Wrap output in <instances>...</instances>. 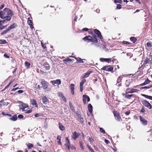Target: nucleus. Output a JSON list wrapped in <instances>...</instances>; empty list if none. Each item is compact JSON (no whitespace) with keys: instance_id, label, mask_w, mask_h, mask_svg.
Instances as JSON below:
<instances>
[{"instance_id":"f257e3e1","label":"nucleus","mask_w":152,"mask_h":152,"mask_svg":"<svg viewBox=\"0 0 152 152\" xmlns=\"http://www.w3.org/2000/svg\"><path fill=\"white\" fill-rule=\"evenodd\" d=\"M6 19H11L12 16L14 15V12L8 8H6Z\"/></svg>"},{"instance_id":"f03ea898","label":"nucleus","mask_w":152,"mask_h":152,"mask_svg":"<svg viewBox=\"0 0 152 152\" xmlns=\"http://www.w3.org/2000/svg\"><path fill=\"white\" fill-rule=\"evenodd\" d=\"M41 83L44 89H46L47 91H50L51 90V88H48V83L45 81L44 80L42 79V80Z\"/></svg>"},{"instance_id":"7ed1b4c3","label":"nucleus","mask_w":152,"mask_h":152,"mask_svg":"<svg viewBox=\"0 0 152 152\" xmlns=\"http://www.w3.org/2000/svg\"><path fill=\"white\" fill-rule=\"evenodd\" d=\"M19 104L20 105V108L23 111H26L28 109V105L20 102Z\"/></svg>"},{"instance_id":"20e7f679","label":"nucleus","mask_w":152,"mask_h":152,"mask_svg":"<svg viewBox=\"0 0 152 152\" xmlns=\"http://www.w3.org/2000/svg\"><path fill=\"white\" fill-rule=\"evenodd\" d=\"M6 10L5 8L2 11H0V18L2 19H6Z\"/></svg>"},{"instance_id":"39448f33","label":"nucleus","mask_w":152,"mask_h":152,"mask_svg":"<svg viewBox=\"0 0 152 152\" xmlns=\"http://www.w3.org/2000/svg\"><path fill=\"white\" fill-rule=\"evenodd\" d=\"M113 113L114 116L115 117V118L117 121H122L121 117L118 113L114 112Z\"/></svg>"},{"instance_id":"423d86ee","label":"nucleus","mask_w":152,"mask_h":152,"mask_svg":"<svg viewBox=\"0 0 152 152\" xmlns=\"http://www.w3.org/2000/svg\"><path fill=\"white\" fill-rule=\"evenodd\" d=\"M142 104L144 105V106L150 109H151L152 108V106L151 104L147 101L145 100H143L142 101Z\"/></svg>"},{"instance_id":"0eeeda50","label":"nucleus","mask_w":152,"mask_h":152,"mask_svg":"<svg viewBox=\"0 0 152 152\" xmlns=\"http://www.w3.org/2000/svg\"><path fill=\"white\" fill-rule=\"evenodd\" d=\"M94 31L101 39L102 40L103 39V38L101 35V33L99 30L96 29H94Z\"/></svg>"},{"instance_id":"6e6552de","label":"nucleus","mask_w":152,"mask_h":152,"mask_svg":"<svg viewBox=\"0 0 152 152\" xmlns=\"http://www.w3.org/2000/svg\"><path fill=\"white\" fill-rule=\"evenodd\" d=\"M113 68L110 66H105L102 67L101 69L107 71H111L113 70Z\"/></svg>"},{"instance_id":"1a4fd4ad","label":"nucleus","mask_w":152,"mask_h":152,"mask_svg":"<svg viewBox=\"0 0 152 152\" xmlns=\"http://www.w3.org/2000/svg\"><path fill=\"white\" fill-rule=\"evenodd\" d=\"M90 100L89 97L87 95H83V101L84 104H86V101L89 102Z\"/></svg>"},{"instance_id":"9d476101","label":"nucleus","mask_w":152,"mask_h":152,"mask_svg":"<svg viewBox=\"0 0 152 152\" xmlns=\"http://www.w3.org/2000/svg\"><path fill=\"white\" fill-rule=\"evenodd\" d=\"M140 119L141 124L143 125H146L147 124V121L144 118L140 116Z\"/></svg>"},{"instance_id":"9b49d317","label":"nucleus","mask_w":152,"mask_h":152,"mask_svg":"<svg viewBox=\"0 0 152 152\" xmlns=\"http://www.w3.org/2000/svg\"><path fill=\"white\" fill-rule=\"evenodd\" d=\"M100 61L101 62H106L108 63H109V62L113 61V60L111 58H100Z\"/></svg>"},{"instance_id":"f8f14e48","label":"nucleus","mask_w":152,"mask_h":152,"mask_svg":"<svg viewBox=\"0 0 152 152\" xmlns=\"http://www.w3.org/2000/svg\"><path fill=\"white\" fill-rule=\"evenodd\" d=\"M92 72L91 71H88L87 72L85 73L83 75L81 76V78H84L88 77L91 74Z\"/></svg>"},{"instance_id":"ddd939ff","label":"nucleus","mask_w":152,"mask_h":152,"mask_svg":"<svg viewBox=\"0 0 152 152\" xmlns=\"http://www.w3.org/2000/svg\"><path fill=\"white\" fill-rule=\"evenodd\" d=\"M52 84L54 85L55 84L60 85L61 84V82L60 79H57L56 80H52L50 81Z\"/></svg>"},{"instance_id":"4468645a","label":"nucleus","mask_w":152,"mask_h":152,"mask_svg":"<svg viewBox=\"0 0 152 152\" xmlns=\"http://www.w3.org/2000/svg\"><path fill=\"white\" fill-rule=\"evenodd\" d=\"M79 136V134L75 132L72 133V139H74V140H75Z\"/></svg>"},{"instance_id":"2eb2a0df","label":"nucleus","mask_w":152,"mask_h":152,"mask_svg":"<svg viewBox=\"0 0 152 152\" xmlns=\"http://www.w3.org/2000/svg\"><path fill=\"white\" fill-rule=\"evenodd\" d=\"M27 23L29 26L30 28L32 30L34 28V27L33 26V23L31 20H28L27 21Z\"/></svg>"},{"instance_id":"dca6fc26","label":"nucleus","mask_w":152,"mask_h":152,"mask_svg":"<svg viewBox=\"0 0 152 152\" xmlns=\"http://www.w3.org/2000/svg\"><path fill=\"white\" fill-rule=\"evenodd\" d=\"M139 91V90L134 88L131 89L130 91L126 92V93H137Z\"/></svg>"},{"instance_id":"f3484780","label":"nucleus","mask_w":152,"mask_h":152,"mask_svg":"<svg viewBox=\"0 0 152 152\" xmlns=\"http://www.w3.org/2000/svg\"><path fill=\"white\" fill-rule=\"evenodd\" d=\"M77 61V62L79 63H84V61H83V60H86L85 59H81L80 58H77L76 57H73Z\"/></svg>"},{"instance_id":"a211bd4d","label":"nucleus","mask_w":152,"mask_h":152,"mask_svg":"<svg viewBox=\"0 0 152 152\" xmlns=\"http://www.w3.org/2000/svg\"><path fill=\"white\" fill-rule=\"evenodd\" d=\"M75 85L74 84H71L70 86V88L72 94L74 95V90Z\"/></svg>"},{"instance_id":"6ab92c4d","label":"nucleus","mask_w":152,"mask_h":152,"mask_svg":"<svg viewBox=\"0 0 152 152\" xmlns=\"http://www.w3.org/2000/svg\"><path fill=\"white\" fill-rule=\"evenodd\" d=\"M127 93H123L122 95L124 96H125V97L127 99H130L132 97V96L133 95V94L130 95L127 94Z\"/></svg>"},{"instance_id":"aec40b11","label":"nucleus","mask_w":152,"mask_h":152,"mask_svg":"<svg viewBox=\"0 0 152 152\" xmlns=\"http://www.w3.org/2000/svg\"><path fill=\"white\" fill-rule=\"evenodd\" d=\"M88 110L90 112L89 115L92 113V106L91 104H89L88 105Z\"/></svg>"},{"instance_id":"412c9836","label":"nucleus","mask_w":152,"mask_h":152,"mask_svg":"<svg viewBox=\"0 0 152 152\" xmlns=\"http://www.w3.org/2000/svg\"><path fill=\"white\" fill-rule=\"evenodd\" d=\"M66 143L67 147L68 149H69V147L70 145L69 140L68 138L67 137H66Z\"/></svg>"},{"instance_id":"4be33fe9","label":"nucleus","mask_w":152,"mask_h":152,"mask_svg":"<svg viewBox=\"0 0 152 152\" xmlns=\"http://www.w3.org/2000/svg\"><path fill=\"white\" fill-rule=\"evenodd\" d=\"M89 41L92 42L97 43L98 42L97 39H94L91 36Z\"/></svg>"},{"instance_id":"5701e85b","label":"nucleus","mask_w":152,"mask_h":152,"mask_svg":"<svg viewBox=\"0 0 152 152\" xmlns=\"http://www.w3.org/2000/svg\"><path fill=\"white\" fill-rule=\"evenodd\" d=\"M141 95L146 98L148 99H149L151 100H152V96H148L147 95L144 94H141Z\"/></svg>"},{"instance_id":"b1692460","label":"nucleus","mask_w":152,"mask_h":152,"mask_svg":"<svg viewBox=\"0 0 152 152\" xmlns=\"http://www.w3.org/2000/svg\"><path fill=\"white\" fill-rule=\"evenodd\" d=\"M48 99L45 96L43 97L42 98V101L44 104H46L48 101Z\"/></svg>"},{"instance_id":"393cba45","label":"nucleus","mask_w":152,"mask_h":152,"mask_svg":"<svg viewBox=\"0 0 152 152\" xmlns=\"http://www.w3.org/2000/svg\"><path fill=\"white\" fill-rule=\"evenodd\" d=\"M16 26V25L15 23H14L10 26L8 28V30H10L11 29L14 28Z\"/></svg>"},{"instance_id":"a878e982","label":"nucleus","mask_w":152,"mask_h":152,"mask_svg":"<svg viewBox=\"0 0 152 152\" xmlns=\"http://www.w3.org/2000/svg\"><path fill=\"white\" fill-rule=\"evenodd\" d=\"M10 20H1L0 21V25H1V26H3V25L5 23L9 21Z\"/></svg>"},{"instance_id":"bb28decb","label":"nucleus","mask_w":152,"mask_h":152,"mask_svg":"<svg viewBox=\"0 0 152 152\" xmlns=\"http://www.w3.org/2000/svg\"><path fill=\"white\" fill-rule=\"evenodd\" d=\"M31 104L33 105H34L35 107H37V104L36 101L35 100L32 99L31 100Z\"/></svg>"},{"instance_id":"cd10ccee","label":"nucleus","mask_w":152,"mask_h":152,"mask_svg":"<svg viewBox=\"0 0 152 152\" xmlns=\"http://www.w3.org/2000/svg\"><path fill=\"white\" fill-rule=\"evenodd\" d=\"M59 128L60 129L61 131H64L65 129L64 126L60 123H59Z\"/></svg>"},{"instance_id":"c85d7f7f","label":"nucleus","mask_w":152,"mask_h":152,"mask_svg":"<svg viewBox=\"0 0 152 152\" xmlns=\"http://www.w3.org/2000/svg\"><path fill=\"white\" fill-rule=\"evenodd\" d=\"M63 61L65 64H67L68 62H72V60L69 58H66L63 60Z\"/></svg>"},{"instance_id":"c756f323","label":"nucleus","mask_w":152,"mask_h":152,"mask_svg":"<svg viewBox=\"0 0 152 152\" xmlns=\"http://www.w3.org/2000/svg\"><path fill=\"white\" fill-rule=\"evenodd\" d=\"M44 67L45 68L46 70H49L50 69V66L49 65V64H47V63H45L44 65Z\"/></svg>"},{"instance_id":"7c9ffc66","label":"nucleus","mask_w":152,"mask_h":152,"mask_svg":"<svg viewBox=\"0 0 152 152\" xmlns=\"http://www.w3.org/2000/svg\"><path fill=\"white\" fill-rule=\"evenodd\" d=\"M17 118L16 115H13L11 118H10V119L11 120H12L13 121H15L17 120Z\"/></svg>"},{"instance_id":"2f4dec72","label":"nucleus","mask_w":152,"mask_h":152,"mask_svg":"<svg viewBox=\"0 0 152 152\" xmlns=\"http://www.w3.org/2000/svg\"><path fill=\"white\" fill-rule=\"evenodd\" d=\"M78 119L80 120V121L81 123H83L84 121L83 118L80 115V114L78 115Z\"/></svg>"},{"instance_id":"473e14b6","label":"nucleus","mask_w":152,"mask_h":152,"mask_svg":"<svg viewBox=\"0 0 152 152\" xmlns=\"http://www.w3.org/2000/svg\"><path fill=\"white\" fill-rule=\"evenodd\" d=\"M91 36H88L85 37L84 38H83V39L85 41L86 40H89V39H90V38H91Z\"/></svg>"},{"instance_id":"72a5a7b5","label":"nucleus","mask_w":152,"mask_h":152,"mask_svg":"<svg viewBox=\"0 0 152 152\" xmlns=\"http://www.w3.org/2000/svg\"><path fill=\"white\" fill-rule=\"evenodd\" d=\"M61 137L60 136H58L57 137V140H58L57 142L60 145L61 144Z\"/></svg>"},{"instance_id":"f704fd0d","label":"nucleus","mask_w":152,"mask_h":152,"mask_svg":"<svg viewBox=\"0 0 152 152\" xmlns=\"http://www.w3.org/2000/svg\"><path fill=\"white\" fill-rule=\"evenodd\" d=\"M130 39L131 41L133 43L135 42L137 40L136 38L134 37H131L130 38Z\"/></svg>"},{"instance_id":"c9c22d12","label":"nucleus","mask_w":152,"mask_h":152,"mask_svg":"<svg viewBox=\"0 0 152 152\" xmlns=\"http://www.w3.org/2000/svg\"><path fill=\"white\" fill-rule=\"evenodd\" d=\"M27 145L28 146V149H31L33 147V145L32 144L30 143H29L27 144Z\"/></svg>"},{"instance_id":"e433bc0d","label":"nucleus","mask_w":152,"mask_h":152,"mask_svg":"<svg viewBox=\"0 0 152 152\" xmlns=\"http://www.w3.org/2000/svg\"><path fill=\"white\" fill-rule=\"evenodd\" d=\"M122 78V76H119L118 77V78L117 79V83H120L121 81Z\"/></svg>"},{"instance_id":"4c0bfd02","label":"nucleus","mask_w":152,"mask_h":152,"mask_svg":"<svg viewBox=\"0 0 152 152\" xmlns=\"http://www.w3.org/2000/svg\"><path fill=\"white\" fill-rule=\"evenodd\" d=\"M87 147L90 150L91 152H95L94 151V150L91 148L90 145H88Z\"/></svg>"},{"instance_id":"58836bf2","label":"nucleus","mask_w":152,"mask_h":152,"mask_svg":"<svg viewBox=\"0 0 152 152\" xmlns=\"http://www.w3.org/2000/svg\"><path fill=\"white\" fill-rule=\"evenodd\" d=\"M125 85L126 87L129 86L130 85L129 81V80H126V82Z\"/></svg>"},{"instance_id":"ea45409f","label":"nucleus","mask_w":152,"mask_h":152,"mask_svg":"<svg viewBox=\"0 0 152 152\" xmlns=\"http://www.w3.org/2000/svg\"><path fill=\"white\" fill-rule=\"evenodd\" d=\"M10 30H8V29L7 28V29L4 30L2 33H1V35H3L4 34H6L7 32L9 31Z\"/></svg>"},{"instance_id":"a19ab883","label":"nucleus","mask_w":152,"mask_h":152,"mask_svg":"<svg viewBox=\"0 0 152 152\" xmlns=\"http://www.w3.org/2000/svg\"><path fill=\"white\" fill-rule=\"evenodd\" d=\"M114 2L115 3L121 4L122 2V0H114Z\"/></svg>"},{"instance_id":"79ce46f5","label":"nucleus","mask_w":152,"mask_h":152,"mask_svg":"<svg viewBox=\"0 0 152 152\" xmlns=\"http://www.w3.org/2000/svg\"><path fill=\"white\" fill-rule=\"evenodd\" d=\"M6 43L5 40L4 39H0V43L1 44H5Z\"/></svg>"},{"instance_id":"37998d69","label":"nucleus","mask_w":152,"mask_h":152,"mask_svg":"<svg viewBox=\"0 0 152 152\" xmlns=\"http://www.w3.org/2000/svg\"><path fill=\"white\" fill-rule=\"evenodd\" d=\"M122 8V5L120 4H117L116 6V9H120Z\"/></svg>"},{"instance_id":"c03bdc74","label":"nucleus","mask_w":152,"mask_h":152,"mask_svg":"<svg viewBox=\"0 0 152 152\" xmlns=\"http://www.w3.org/2000/svg\"><path fill=\"white\" fill-rule=\"evenodd\" d=\"M145 64H147L149 63L150 62V61L149 59L148 58H146L145 61Z\"/></svg>"},{"instance_id":"a18cd8bd","label":"nucleus","mask_w":152,"mask_h":152,"mask_svg":"<svg viewBox=\"0 0 152 152\" xmlns=\"http://www.w3.org/2000/svg\"><path fill=\"white\" fill-rule=\"evenodd\" d=\"M25 64L26 66L28 67H29L30 65V64L29 63H28L27 61H26L25 62Z\"/></svg>"},{"instance_id":"49530a36","label":"nucleus","mask_w":152,"mask_h":152,"mask_svg":"<svg viewBox=\"0 0 152 152\" xmlns=\"http://www.w3.org/2000/svg\"><path fill=\"white\" fill-rule=\"evenodd\" d=\"M4 103V102L2 100H1L0 101V107H2V105H5Z\"/></svg>"},{"instance_id":"de8ad7c7","label":"nucleus","mask_w":152,"mask_h":152,"mask_svg":"<svg viewBox=\"0 0 152 152\" xmlns=\"http://www.w3.org/2000/svg\"><path fill=\"white\" fill-rule=\"evenodd\" d=\"M100 131L101 133L103 134H104L105 133V131L102 128H100Z\"/></svg>"},{"instance_id":"09e8293b","label":"nucleus","mask_w":152,"mask_h":152,"mask_svg":"<svg viewBox=\"0 0 152 152\" xmlns=\"http://www.w3.org/2000/svg\"><path fill=\"white\" fill-rule=\"evenodd\" d=\"M150 82V81L148 79H147L144 82L145 83V85H146L149 83Z\"/></svg>"},{"instance_id":"8fccbe9b","label":"nucleus","mask_w":152,"mask_h":152,"mask_svg":"<svg viewBox=\"0 0 152 152\" xmlns=\"http://www.w3.org/2000/svg\"><path fill=\"white\" fill-rule=\"evenodd\" d=\"M147 46L149 47H151L152 46L151 43L150 42H147Z\"/></svg>"},{"instance_id":"3c124183","label":"nucleus","mask_w":152,"mask_h":152,"mask_svg":"<svg viewBox=\"0 0 152 152\" xmlns=\"http://www.w3.org/2000/svg\"><path fill=\"white\" fill-rule=\"evenodd\" d=\"M41 44L42 47L44 48L45 49L46 48V46L45 44H44L42 42H41Z\"/></svg>"},{"instance_id":"603ef678","label":"nucleus","mask_w":152,"mask_h":152,"mask_svg":"<svg viewBox=\"0 0 152 152\" xmlns=\"http://www.w3.org/2000/svg\"><path fill=\"white\" fill-rule=\"evenodd\" d=\"M150 88V86H148L142 87H141L140 88L141 89H144L145 88L148 89V88Z\"/></svg>"},{"instance_id":"864d4df0","label":"nucleus","mask_w":152,"mask_h":152,"mask_svg":"<svg viewBox=\"0 0 152 152\" xmlns=\"http://www.w3.org/2000/svg\"><path fill=\"white\" fill-rule=\"evenodd\" d=\"M88 140H89V141L91 143L93 141H94V140L93 139L91 138L90 137L89 138Z\"/></svg>"},{"instance_id":"5fc2aeb1","label":"nucleus","mask_w":152,"mask_h":152,"mask_svg":"<svg viewBox=\"0 0 152 152\" xmlns=\"http://www.w3.org/2000/svg\"><path fill=\"white\" fill-rule=\"evenodd\" d=\"M58 96H60L61 97H62V96H63V95L62 94L61 92H58Z\"/></svg>"},{"instance_id":"6e6d98bb","label":"nucleus","mask_w":152,"mask_h":152,"mask_svg":"<svg viewBox=\"0 0 152 152\" xmlns=\"http://www.w3.org/2000/svg\"><path fill=\"white\" fill-rule=\"evenodd\" d=\"M102 47L103 48V49L105 50V51H107V49L106 48L105 46V45H102Z\"/></svg>"},{"instance_id":"4d7b16f0","label":"nucleus","mask_w":152,"mask_h":152,"mask_svg":"<svg viewBox=\"0 0 152 152\" xmlns=\"http://www.w3.org/2000/svg\"><path fill=\"white\" fill-rule=\"evenodd\" d=\"M23 115H22L19 114L18 116V117L19 118H22L23 117Z\"/></svg>"},{"instance_id":"13d9d810","label":"nucleus","mask_w":152,"mask_h":152,"mask_svg":"<svg viewBox=\"0 0 152 152\" xmlns=\"http://www.w3.org/2000/svg\"><path fill=\"white\" fill-rule=\"evenodd\" d=\"M86 79H83L81 80V83H82L84 84L86 82Z\"/></svg>"},{"instance_id":"bf43d9fd","label":"nucleus","mask_w":152,"mask_h":152,"mask_svg":"<svg viewBox=\"0 0 152 152\" xmlns=\"http://www.w3.org/2000/svg\"><path fill=\"white\" fill-rule=\"evenodd\" d=\"M130 113V111L129 110L127 111L125 113V114L126 115H129Z\"/></svg>"},{"instance_id":"052dcab7","label":"nucleus","mask_w":152,"mask_h":152,"mask_svg":"<svg viewBox=\"0 0 152 152\" xmlns=\"http://www.w3.org/2000/svg\"><path fill=\"white\" fill-rule=\"evenodd\" d=\"M104 142L107 144H108L110 142L108 140H107V139H105L104 140Z\"/></svg>"},{"instance_id":"680f3d73","label":"nucleus","mask_w":152,"mask_h":152,"mask_svg":"<svg viewBox=\"0 0 152 152\" xmlns=\"http://www.w3.org/2000/svg\"><path fill=\"white\" fill-rule=\"evenodd\" d=\"M80 146L81 147V148H82V149H84V148H83V146L82 143L81 142H80Z\"/></svg>"},{"instance_id":"e2e57ef3","label":"nucleus","mask_w":152,"mask_h":152,"mask_svg":"<svg viewBox=\"0 0 152 152\" xmlns=\"http://www.w3.org/2000/svg\"><path fill=\"white\" fill-rule=\"evenodd\" d=\"M92 36L93 37V38L94 39H97V38H96V35L94 34H93V35H92Z\"/></svg>"},{"instance_id":"0e129e2a","label":"nucleus","mask_w":152,"mask_h":152,"mask_svg":"<svg viewBox=\"0 0 152 152\" xmlns=\"http://www.w3.org/2000/svg\"><path fill=\"white\" fill-rule=\"evenodd\" d=\"M40 116V115L39 114H38V113H36L35 115H34V116L36 117H39V116Z\"/></svg>"},{"instance_id":"69168bd1","label":"nucleus","mask_w":152,"mask_h":152,"mask_svg":"<svg viewBox=\"0 0 152 152\" xmlns=\"http://www.w3.org/2000/svg\"><path fill=\"white\" fill-rule=\"evenodd\" d=\"M123 42L124 44H129V42L126 41H123Z\"/></svg>"},{"instance_id":"338daca9","label":"nucleus","mask_w":152,"mask_h":152,"mask_svg":"<svg viewBox=\"0 0 152 152\" xmlns=\"http://www.w3.org/2000/svg\"><path fill=\"white\" fill-rule=\"evenodd\" d=\"M63 100L65 102H66V98L63 96L62 97H61Z\"/></svg>"},{"instance_id":"774afa93","label":"nucleus","mask_w":152,"mask_h":152,"mask_svg":"<svg viewBox=\"0 0 152 152\" xmlns=\"http://www.w3.org/2000/svg\"><path fill=\"white\" fill-rule=\"evenodd\" d=\"M88 30V29L87 28H84L82 29V31H87Z\"/></svg>"}]
</instances>
